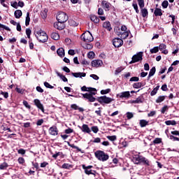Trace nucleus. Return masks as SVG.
<instances>
[{"mask_svg": "<svg viewBox=\"0 0 179 179\" xmlns=\"http://www.w3.org/2000/svg\"><path fill=\"white\" fill-rule=\"evenodd\" d=\"M36 37L39 43H47L48 40V35L45 33V31L40 29L36 32Z\"/></svg>", "mask_w": 179, "mask_h": 179, "instance_id": "f257e3e1", "label": "nucleus"}, {"mask_svg": "<svg viewBox=\"0 0 179 179\" xmlns=\"http://www.w3.org/2000/svg\"><path fill=\"white\" fill-rule=\"evenodd\" d=\"M97 94V90L94 89L92 90V91H90V92H87L85 94H83V99H86L90 101V103H93L96 101V98L93 96H96Z\"/></svg>", "mask_w": 179, "mask_h": 179, "instance_id": "f03ea898", "label": "nucleus"}, {"mask_svg": "<svg viewBox=\"0 0 179 179\" xmlns=\"http://www.w3.org/2000/svg\"><path fill=\"white\" fill-rule=\"evenodd\" d=\"M95 157L100 160V162H107V159L109 158L108 155L106 154L104 151L98 150L94 153Z\"/></svg>", "mask_w": 179, "mask_h": 179, "instance_id": "7ed1b4c3", "label": "nucleus"}, {"mask_svg": "<svg viewBox=\"0 0 179 179\" xmlns=\"http://www.w3.org/2000/svg\"><path fill=\"white\" fill-rule=\"evenodd\" d=\"M56 19L57 21L60 22V23H65L69 19L68 17V15H66L65 13L62 11H59L57 13V15L56 16Z\"/></svg>", "mask_w": 179, "mask_h": 179, "instance_id": "20e7f679", "label": "nucleus"}, {"mask_svg": "<svg viewBox=\"0 0 179 179\" xmlns=\"http://www.w3.org/2000/svg\"><path fill=\"white\" fill-rule=\"evenodd\" d=\"M81 40H83L85 43H92L93 41V36L90 32H85L81 35Z\"/></svg>", "mask_w": 179, "mask_h": 179, "instance_id": "39448f33", "label": "nucleus"}, {"mask_svg": "<svg viewBox=\"0 0 179 179\" xmlns=\"http://www.w3.org/2000/svg\"><path fill=\"white\" fill-rule=\"evenodd\" d=\"M99 101L101 104H103V103L104 104H110V103L114 101V99L113 98H110L106 95L100 96L99 98Z\"/></svg>", "mask_w": 179, "mask_h": 179, "instance_id": "423d86ee", "label": "nucleus"}, {"mask_svg": "<svg viewBox=\"0 0 179 179\" xmlns=\"http://www.w3.org/2000/svg\"><path fill=\"white\" fill-rule=\"evenodd\" d=\"M143 52H139L137 55H134L132 57V60L129 62V64H135V62H139V61H142V57H143Z\"/></svg>", "mask_w": 179, "mask_h": 179, "instance_id": "0eeeda50", "label": "nucleus"}, {"mask_svg": "<svg viewBox=\"0 0 179 179\" xmlns=\"http://www.w3.org/2000/svg\"><path fill=\"white\" fill-rule=\"evenodd\" d=\"M92 166H85V165H83V169L85 170V174H87V176H90V174L96 176V171H92Z\"/></svg>", "mask_w": 179, "mask_h": 179, "instance_id": "6e6552de", "label": "nucleus"}, {"mask_svg": "<svg viewBox=\"0 0 179 179\" xmlns=\"http://www.w3.org/2000/svg\"><path fill=\"white\" fill-rule=\"evenodd\" d=\"M113 44L114 47H116L117 48H119V47H121L122 44H124V41L120 38H115L113 39Z\"/></svg>", "mask_w": 179, "mask_h": 179, "instance_id": "1a4fd4ad", "label": "nucleus"}, {"mask_svg": "<svg viewBox=\"0 0 179 179\" xmlns=\"http://www.w3.org/2000/svg\"><path fill=\"white\" fill-rule=\"evenodd\" d=\"M48 132L50 135H52V136H57V135H58V128L55 126H52L49 128Z\"/></svg>", "mask_w": 179, "mask_h": 179, "instance_id": "9d476101", "label": "nucleus"}, {"mask_svg": "<svg viewBox=\"0 0 179 179\" xmlns=\"http://www.w3.org/2000/svg\"><path fill=\"white\" fill-rule=\"evenodd\" d=\"M34 103L35 106L42 111V113H44V106H43L42 103L40 101V99H34Z\"/></svg>", "mask_w": 179, "mask_h": 179, "instance_id": "9b49d317", "label": "nucleus"}, {"mask_svg": "<svg viewBox=\"0 0 179 179\" xmlns=\"http://www.w3.org/2000/svg\"><path fill=\"white\" fill-rule=\"evenodd\" d=\"M101 6L106 11L110 10L111 8V3L106 0L102 1Z\"/></svg>", "mask_w": 179, "mask_h": 179, "instance_id": "f8f14e48", "label": "nucleus"}, {"mask_svg": "<svg viewBox=\"0 0 179 179\" xmlns=\"http://www.w3.org/2000/svg\"><path fill=\"white\" fill-rule=\"evenodd\" d=\"M92 66L95 68H99V66H101L103 65V61L100 59H95L92 62Z\"/></svg>", "mask_w": 179, "mask_h": 179, "instance_id": "ddd939ff", "label": "nucleus"}, {"mask_svg": "<svg viewBox=\"0 0 179 179\" xmlns=\"http://www.w3.org/2000/svg\"><path fill=\"white\" fill-rule=\"evenodd\" d=\"M120 99H129L131 97V94L129 91H126L121 92L120 94H118Z\"/></svg>", "mask_w": 179, "mask_h": 179, "instance_id": "4468645a", "label": "nucleus"}, {"mask_svg": "<svg viewBox=\"0 0 179 179\" xmlns=\"http://www.w3.org/2000/svg\"><path fill=\"white\" fill-rule=\"evenodd\" d=\"M64 22H59V21H58V22H55L54 24L55 29H57V30H63V29L65 28V26L64 25Z\"/></svg>", "mask_w": 179, "mask_h": 179, "instance_id": "2eb2a0df", "label": "nucleus"}, {"mask_svg": "<svg viewBox=\"0 0 179 179\" xmlns=\"http://www.w3.org/2000/svg\"><path fill=\"white\" fill-rule=\"evenodd\" d=\"M81 130L85 134H90L92 132V130H90V128H89V126L87 124H83Z\"/></svg>", "mask_w": 179, "mask_h": 179, "instance_id": "dca6fc26", "label": "nucleus"}, {"mask_svg": "<svg viewBox=\"0 0 179 179\" xmlns=\"http://www.w3.org/2000/svg\"><path fill=\"white\" fill-rule=\"evenodd\" d=\"M103 28L108 30V31H111V30H113V28L111 27V24H110V22H103Z\"/></svg>", "mask_w": 179, "mask_h": 179, "instance_id": "f3484780", "label": "nucleus"}, {"mask_svg": "<svg viewBox=\"0 0 179 179\" xmlns=\"http://www.w3.org/2000/svg\"><path fill=\"white\" fill-rule=\"evenodd\" d=\"M140 9L142 17H148V16L149 15V12L148 11V9L145 8H142Z\"/></svg>", "mask_w": 179, "mask_h": 179, "instance_id": "a211bd4d", "label": "nucleus"}, {"mask_svg": "<svg viewBox=\"0 0 179 179\" xmlns=\"http://www.w3.org/2000/svg\"><path fill=\"white\" fill-rule=\"evenodd\" d=\"M57 55H59V57H61L62 58L65 57V50H64L63 48H59L57 50Z\"/></svg>", "mask_w": 179, "mask_h": 179, "instance_id": "6ab92c4d", "label": "nucleus"}, {"mask_svg": "<svg viewBox=\"0 0 179 179\" xmlns=\"http://www.w3.org/2000/svg\"><path fill=\"white\" fill-rule=\"evenodd\" d=\"M71 74L74 76V78H85L86 76V73L79 72V73H72Z\"/></svg>", "mask_w": 179, "mask_h": 179, "instance_id": "aec40b11", "label": "nucleus"}, {"mask_svg": "<svg viewBox=\"0 0 179 179\" xmlns=\"http://www.w3.org/2000/svg\"><path fill=\"white\" fill-rule=\"evenodd\" d=\"M131 103L133 104H141V103H143V99L141 96H138L136 99L133 100Z\"/></svg>", "mask_w": 179, "mask_h": 179, "instance_id": "412c9836", "label": "nucleus"}, {"mask_svg": "<svg viewBox=\"0 0 179 179\" xmlns=\"http://www.w3.org/2000/svg\"><path fill=\"white\" fill-rule=\"evenodd\" d=\"M155 16H162L163 13L162 12V9L156 8L154 11Z\"/></svg>", "mask_w": 179, "mask_h": 179, "instance_id": "4be33fe9", "label": "nucleus"}, {"mask_svg": "<svg viewBox=\"0 0 179 179\" xmlns=\"http://www.w3.org/2000/svg\"><path fill=\"white\" fill-rule=\"evenodd\" d=\"M14 15H15L16 19H20V17H22V10H16L14 13Z\"/></svg>", "mask_w": 179, "mask_h": 179, "instance_id": "5701e85b", "label": "nucleus"}, {"mask_svg": "<svg viewBox=\"0 0 179 179\" xmlns=\"http://www.w3.org/2000/svg\"><path fill=\"white\" fill-rule=\"evenodd\" d=\"M94 89H96V88H93V87H87L85 85L81 87L82 92H88L93 91V90H94Z\"/></svg>", "mask_w": 179, "mask_h": 179, "instance_id": "b1692460", "label": "nucleus"}, {"mask_svg": "<svg viewBox=\"0 0 179 179\" xmlns=\"http://www.w3.org/2000/svg\"><path fill=\"white\" fill-rule=\"evenodd\" d=\"M90 20H92V22H94V23H99L100 22V18H99L96 15H91Z\"/></svg>", "mask_w": 179, "mask_h": 179, "instance_id": "393cba45", "label": "nucleus"}, {"mask_svg": "<svg viewBox=\"0 0 179 179\" xmlns=\"http://www.w3.org/2000/svg\"><path fill=\"white\" fill-rule=\"evenodd\" d=\"M57 76H59L60 78V79H62V80H63V82H68V78H66V77H65V76L62 75L61 73L57 71L56 72Z\"/></svg>", "mask_w": 179, "mask_h": 179, "instance_id": "a878e982", "label": "nucleus"}, {"mask_svg": "<svg viewBox=\"0 0 179 179\" xmlns=\"http://www.w3.org/2000/svg\"><path fill=\"white\" fill-rule=\"evenodd\" d=\"M140 163H143V164H146L147 166H149V160L143 156H141L140 159Z\"/></svg>", "mask_w": 179, "mask_h": 179, "instance_id": "bb28decb", "label": "nucleus"}, {"mask_svg": "<svg viewBox=\"0 0 179 179\" xmlns=\"http://www.w3.org/2000/svg\"><path fill=\"white\" fill-rule=\"evenodd\" d=\"M166 96H159L158 98L156 99V103H162V101H164L166 100Z\"/></svg>", "mask_w": 179, "mask_h": 179, "instance_id": "cd10ccee", "label": "nucleus"}, {"mask_svg": "<svg viewBox=\"0 0 179 179\" xmlns=\"http://www.w3.org/2000/svg\"><path fill=\"white\" fill-rule=\"evenodd\" d=\"M48 12V10H47L45 8L41 12V17H43V19H46L47 18Z\"/></svg>", "mask_w": 179, "mask_h": 179, "instance_id": "c85d7f7f", "label": "nucleus"}, {"mask_svg": "<svg viewBox=\"0 0 179 179\" xmlns=\"http://www.w3.org/2000/svg\"><path fill=\"white\" fill-rule=\"evenodd\" d=\"M29 24H30V13L27 12L26 20H25V25L29 26Z\"/></svg>", "mask_w": 179, "mask_h": 179, "instance_id": "c756f323", "label": "nucleus"}, {"mask_svg": "<svg viewBox=\"0 0 179 179\" xmlns=\"http://www.w3.org/2000/svg\"><path fill=\"white\" fill-rule=\"evenodd\" d=\"M149 124V122L145 120H140V126L141 128H144V127H146Z\"/></svg>", "mask_w": 179, "mask_h": 179, "instance_id": "7c9ffc66", "label": "nucleus"}, {"mask_svg": "<svg viewBox=\"0 0 179 179\" xmlns=\"http://www.w3.org/2000/svg\"><path fill=\"white\" fill-rule=\"evenodd\" d=\"M115 34H117V36H119V37H120L122 33V31L121 30V29L118 27H116L115 28Z\"/></svg>", "mask_w": 179, "mask_h": 179, "instance_id": "2f4dec72", "label": "nucleus"}, {"mask_svg": "<svg viewBox=\"0 0 179 179\" xmlns=\"http://www.w3.org/2000/svg\"><path fill=\"white\" fill-rule=\"evenodd\" d=\"M51 37L53 40H59V34L58 33L53 32L51 34Z\"/></svg>", "mask_w": 179, "mask_h": 179, "instance_id": "473e14b6", "label": "nucleus"}, {"mask_svg": "<svg viewBox=\"0 0 179 179\" xmlns=\"http://www.w3.org/2000/svg\"><path fill=\"white\" fill-rule=\"evenodd\" d=\"M128 36H129V33H128V31L122 32L120 35V38L125 40V38H127Z\"/></svg>", "mask_w": 179, "mask_h": 179, "instance_id": "72a5a7b5", "label": "nucleus"}, {"mask_svg": "<svg viewBox=\"0 0 179 179\" xmlns=\"http://www.w3.org/2000/svg\"><path fill=\"white\" fill-rule=\"evenodd\" d=\"M69 145L70 146V148H72L73 149H76L78 152H80L81 153H85V152H83L82 149L79 148V147L76 145H74L73 144H69Z\"/></svg>", "mask_w": 179, "mask_h": 179, "instance_id": "f704fd0d", "label": "nucleus"}, {"mask_svg": "<svg viewBox=\"0 0 179 179\" xmlns=\"http://www.w3.org/2000/svg\"><path fill=\"white\" fill-rule=\"evenodd\" d=\"M166 125H177L176 120H167L165 122Z\"/></svg>", "mask_w": 179, "mask_h": 179, "instance_id": "c9c22d12", "label": "nucleus"}, {"mask_svg": "<svg viewBox=\"0 0 179 179\" xmlns=\"http://www.w3.org/2000/svg\"><path fill=\"white\" fill-rule=\"evenodd\" d=\"M156 73V67H152L149 72V78H152Z\"/></svg>", "mask_w": 179, "mask_h": 179, "instance_id": "e433bc0d", "label": "nucleus"}, {"mask_svg": "<svg viewBox=\"0 0 179 179\" xmlns=\"http://www.w3.org/2000/svg\"><path fill=\"white\" fill-rule=\"evenodd\" d=\"M141 155L136 156L133 158V162H135L136 164H138V163H140L141 162Z\"/></svg>", "mask_w": 179, "mask_h": 179, "instance_id": "4c0bfd02", "label": "nucleus"}, {"mask_svg": "<svg viewBox=\"0 0 179 179\" xmlns=\"http://www.w3.org/2000/svg\"><path fill=\"white\" fill-rule=\"evenodd\" d=\"M133 87L134 89H141V87H142V83H135L133 85Z\"/></svg>", "mask_w": 179, "mask_h": 179, "instance_id": "58836bf2", "label": "nucleus"}, {"mask_svg": "<svg viewBox=\"0 0 179 179\" xmlns=\"http://www.w3.org/2000/svg\"><path fill=\"white\" fill-rule=\"evenodd\" d=\"M166 48H167V45H166V44H164V43L159 44V45L158 47V49L160 51H163L164 50H166Z\"/></svg>", "mask_w": 179, "mask_h": 179, "instance_id": "ea45409f", "label": "nucleus"}, {"mask_svg": "<svg viewBox=\"0 0 179 179\" xmlns=\"http://www.w3.org/2000/svg\"><path fill=\"white\" fill-rule=\"evenodd\" d=\"M138 3L140 9L142 8H145V0H138Z\"/></svg>", "mask_w": 179, "mask_h": 179, "instance_id": "a19ab883", "label": "nucleus"}, {"mask_svg": "<svg viewBox=\"0 0 179 179\" xmlns=\"http://www.w3.org/2000/svg\"><path fill=\"white\" fill-rule=\"evenodd\" d=\"M69 23L70 26H73L74 27H76L79 24V23L76 22L75 20H71L69 21Z\"/></svg>", "mask_w": 179, "mask_h": 179, "instance_id": "79ce46f5", "label": "nucleus"}, {"mask_svg": "<svg viewBox=\"0 0 179 179\" xmlns=\"http://www.w3.org/2000/svg\"><path fill=\"white\" fill-rule=\"evenodd\" d=\"M6 169H8V164L6 162L0 164V170H6Z\"/></svg>", "mask_w": 179, "mask_h": 179, "instance_id": "37998d69", "label": "nucleus"}, {"mask_svg": "<svg viewBox=\"0 0 179 179\" xmlns=\"http://www.w3.org/2000/svg\"><path fill=\"white\" fill-rule=\"evenodd\" d=\"M150 52L151 54H156L157 52H159V47H155L152 49H150Z\"/></svg>", "mask_w": 179, "mask_h": 179, "instance_id": "c03bdc74", "label": "nucleus"}, {"mask_svg": "<svg viewBox=\"0 0 179 179\" xmlns=\"http://www.w3.org/2000/svg\"><path fill=\"white\" fill-rule=\"evenodd\" d=\"M122 71H124V68L122 66L116 69V70L115 71V75H118V73H121V72H122Z\"/></svg>", "mask_w": 179, "mask_h": 179, "instance_id": "a18cd8bd", "label": "nucleus"}, {"mask_svg": "<svg viewBox=\"0 0 179 179\" xmlns=\"http://www.w3.org/2000/svg\"><path fill=\"white\" fill-rule=\"evenodd\" d=\"M162 6L164 9H167V7L169 6V1H164L162 3Z\"/></svg>", "mask_w": 179, "mask_h": 179, "instance_id": "49530a36", "label": "nucleus"}, {"mask_svg": "<svg viewBox=\"0 0 179 179\" xmlns=\"http://www.w3.org/2000/svg\"><path fill=\"white\" fill-rule=\"evenodd\" d=\"M134 9L136 10V13H139V9H138V4L136 2H134L132 4Z\"/></svg>", "mask_w": 179, "mask_h": 179, "instance_id": "de8ad7c7", "label": "nucleus"}, {"mask_svg": "<svg viewBox=\"0 0 179 179\" xmlns=\"http://www.w3.org/2000/svg\"><path fill=\"white\" fill-rule=\"evenodd\" d=\"M107 139L109 141H111L112 142L114 141H117V136H108Z\"/></svg>", "mask_w": 179, "mask_h": 179, "instance_id": "09e8293b", "label": "nucleus"}, {"mask_svg": "<svg viewBox=\"0 0 179 179\" xmlns=\"http://www.w3.org/2000/svg\"><path fill=\"white\" fill-rule=\"evenodd\" d=\"M127 120H131V118H134V113L131 112H127L126 113Z\"/></svg>", "mask_w": 179, "mask_h": 179, "instance_id": "8fccbe9b", "label": "nucleus"}, {"mask_svg": "<svg viewBox=\"0 0 179 179\" xmlns=\"http://www.w3.org/2000/svg\"><path fill=\"white\" fill-rule=\"evenodd\" d=\"M169 110V106L167 105H165L161 110V113L162 114H164V113H166V111H168Z\"/></svg>", "mask_w": 179, "mask_h": 179, "instance_id": "3c124183", "label": "nucleus"}, {"mask_svg": "<svg viewBox=\"0 0 179 179\" xmlns=\"http://www.w3.org/2000/svg\"><path fill=\"white\" fill-rule=\"evenodd\" d=\"M110 92H111V90L110 89L102 90L101 91V94H108V93H110Z\"/></svg>", "mask_w": 179, "mask_h": 179, "instance_id": "603ef678", "label": "nucleus"}, {"mask_svg": "<svg viewBox=\"0 0 179 179\" xmlns=\"http://www.w3.org/2000/svg\"><path fill=\"white\" fill-rule=\"evenodd\" d=\"M0 29H3L4 30H7L8 31H10V29L8 27H6L4 24H2L0 23Z\"/></svg>", "mask_w": 179, "mask_h": 179, "instance_id": "864d4df0", "label": "nucleus"}, {"mask_svg": "<svg viewBox=\"0 0 179 179\" xmlns=\"http://www.w3.org/2000/svg\"><path fill=\"white\" fill-rule=\"evenodd\" d=\"M0 94H1L2 96H3V97H4V99H8V97H9V93H8V92H3V91H1V92H0Z\"/></svg>", "mask_w": 179, "mask_h": 179, "instance_id": "5fc2aeb1", "label": "nucleus"}, {"mask_svg": "<svg viewBox=\"0 0 179 179\" xmlns=\"http://www.w3.org/2000/svg\"><path fill=\"white\" fill-rule=\"evenodd\" d=\"M17 153L18 155H26V150L21 148L20 150H17Z\"/></svg>", "mask_w": 179, "mask_h": 179, "instance_id": "6e6d98bb", "label": "nucleus"}, {"mask_svg": "<svg viewBox=\"0 0 179 179\" xmlns=\"http://www.w3.org/2000/svg\"><path fill=\"white\" fill-rule=\"evenodd\" d=\"M44 86L45 87H47V89H52L54 87V86L50 85V83L45 82L44 83Z\"/></svg>", "mask_w": 179, "mask_h": 179, "instance_id": "4d7b16f0", "label": "nucleus"}, {"mask_svg": "<svg viewBox=\"0 0 179 179\" xmlns=\"http://www.w3.org/2000/svg\"><path fill=\"white\" fill-rule=\"evenodd\" d=\"M92 131L94 134H97L99 132V127H97V126H94L92 127Z\"/></svg>", "mask_w": 179, "mask_h": 179, "instance_id": "13d9d810", "label": "nucleus"}, {"mask_svg": "<svg viewBox=\"0 0 179 179\" xmlns=\"http://www.w3.org/2000/svg\"><path fill=\"white\" fill-rule=\"evenodd\" d=\"M153 143H155V144L162 143V138H156L153 141Z\"/></svg>", "mask_w": 179, "mask_h": 179, "instance_id": "bf43d9fd", "label": "nucleus"}, {"mask_svg": "<svg viewBox=\"0 0 179 179\" xmlns=\"http://www.w3.org/2000/svg\"><path fill=\"white\" fill-rule=\"evenodd\" d=\"M87 57L90 59H92L94 57V53L93 52H90L87 54Z\"/></svg>", "mask_w": 179, "mask_h": 179, "instance_id": "052dcab7", "label": "nucleus"}, {"mask_svg": "<svg viewBox=\"0 0 179 179\" xmlns=\"http://www.w3.org/2000/svg\"><path fill=\"white\" fill-rule=\"evenodd\" d=\"M71 167H72V166L69 164H64L62 165V169H71Z\"/></svg>", "mask_w": 179, "mask_h": 179, "instance_id": "680f3d73", "label": "nucleus"}, {"mask_svg": "<svg viewBox=\"0 0 179 179\" xmlns=\"http://www.w3.org/2000/svg\"><path fill=\"white\" fill-rule=\"evenodd\" d=\"M17 162L20 164H24V158L19 157Z\"/></svg>", "mask_w": 179, "mask_h": 179, "instance_id": "e2e57ef3", "label": "nucleus"}, {"mask_svg": "<svg viewBox=\"0 0 179 179\" xmlns=\"http://www.w3.org/2000/svg\"><path fill=\"white\" fill-rule=\"evenodd\" d=\"M139 78L138 77H132L130 78V82H138Z\"/></svg>", "mask_w": 179, "mask_h": 179, "instance_id": "0e129e2a", "label": "nucleus"}, {"mask_svg": "<svg viewBox=\"0 0 179 179\" xmlns=\"http://www.w3.org/2000/svg\"><path fill=\"white\" fill-rule=\"evenodd\" d=\"M43 122H44V120L43 119L38 120L36 122V125H38V127H40V125H43Z\"/></svg>", "mask_w": 179, "mask_h": 179, "instance_id": "69168bd1", "label": "nucleus"}, {"mask_svg": "<svg viewBox=\"0 0 179 179\" xmlns=\"http://www.w3.org/2000/svg\"><path fill=\"white\" fill-rule=\"evenodd\" d=\"M154 115H156V110H152L148 114V117H153Z\"/></svg>", "mask_w": 179, "mask_h": 179, "instance_id": "338daca9", "label": "nucleus"}, {"mask_svg": "<svg viewBox=\"0 0 179 179\" xmlns=\"http://www.w3.org/2000/svg\"><path fill=\"white\" fill-rule=\"evenodd\" d=\"M36 90H37L39 93H43V92H44V90H43V88H41V87H40V86H37V87H36Z\"/></svg>", "mask_w": 179, "mask_h": 179, "instance_id": "774afa93", "label": "nucleus"}]
</instances>
